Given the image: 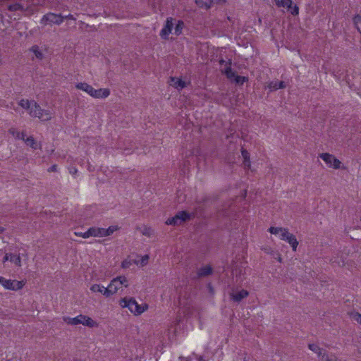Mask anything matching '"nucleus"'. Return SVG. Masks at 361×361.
<instances>
[{
    "label": "nucleus",
    "mask_w": 361,
    "mask_h": 361,
    "mask_svg": "<svg viewBox=\"0 0 361 361\" xmlns=\"http://www.w3.org/2000/svg\"><path fill=\"white\" fill-rule=\"evenodd\" d=\"M118 304L121 308H128L134 316H140L149 309V305L147 303L138 304L137 300L131 297L120 299Z\"/></svg>",
    "instance_id": "nucleus-1"
},
{
    "label": "nucleus",
    "mask_w": 361,
    "mask_h": 361,
    "mask_svg": "<svg viewBox=\"0 0 361 361\" xmlns=\"http://www.w3.org/2000/svg\"><path fill=\"white\" fill-rule=\"evenodd\" d=\"M269 232L273 235H279L281 240H285L289 243L293 251L297 250L298 241L295 236L288 231V228L271 226L269 228Z\"/></svg>",
    "instance_id": "nucleus-2"
},
{
    "label": "nucleus",
    "mask_w": 361,
    "mask_h": 361,
    "mask_svg": "<svg viewBox=\"0 0 361 361\" xmlns=\"http://www.w3.org/2000/svg\"><path fill=\"white\" fill-rule=\"evenodd\" d=\"M63 321L69 325L76 326L78 324H82L83 326L93 328V327H97L98 323L93 320L91 317L84 315V314H79L75 317H63Z\"/></svg>",
    "instance_id": "nucleus-3"
},
{
    "label": "nucleus",
    "mask_w": 361,
    "mask_h": 361,
    "mask_svg": "<svg viewBox=\"0 0 361 361\" xmlns=\"http://www.w3.org/2000/svg\"><path fill=\"white\" fill-rule=\"evenodd\" d=\"M18 105L26 110L31 117L39 118L41 106L35 100L23 99L19 101Z\"/></svg>",
    "instance_id": "nucleus-4"
},
{
    "label": "nucleus",
    "mask_w": 361,
    "mask_h": 361,
    "mask_svg": "<svg viewBox=\"0 0 361 361\" xmlns=\"http://www.w3.org/2000/svg\"><path fill=\"white\" fill-rule=\"evenodd\" d=\"M123 285L126 288L128 286V281L125 276L113 279L107 286L109 297L116 294Z\"/></svg>",
    "instance_id": "nucleus-5"
},
{
    "label": "nucleus",
    "mask_w": 361,
    "mask_h": 361,
    "mask_svg": "<svg viewBox=\"0 0 361 361\" xmlns=\"http://www.w3.org/2000/svg\"><path fill=\"white\" fill-rule=\"evenodd\" d=\"M0 284L6 290L17 291L21 290L25 283L23 281L6 279L3 276H0Z\"/></svg>",
    "instance_id": "nucleus-6"
},
{
    "label": "nucleus",
    "mask_w": 361,
    "mask_h": 361,
    "mask_svg": "<svg viewBox=\"0 0 361 361\" xmlns=\"http://www.w3.org/2000/svg\"><path fill=\"white\" fill-rule=\"evenodd\" d=\"M319 157L325 162L328 167L334 169H343L341 161L336 158L334 155L329 153H322Z\"/></svg>",
    "instance_id": "nucleus-7"
},
{
    "label": "nucleus",
    "mask_w": 361,
    "mask_h": 361,
    "mask_svg": "<svg viewBox=\"0 0 361 361\" xmlns=\"http://www.w3.org/2000/svg\"><path fill=\"white\" fill-rule=\"evenodd\" d=\"M64 20V17L61 15H57L53 13H49L46 15H44L41 19V23L46 25H60L63 23Z\"/></svg>",
    "instance_id": "nucleus-8"
},
{
    "label": "nucleus",
    "mask_w": 361,
    "mask_h": 361,
    "mask_svg": "<svg viewBox=\"0 0 361 361\" xmlns=\"http://www.w3.org/2000/svg\"><path fill=\"white\" fill-rule=\"evenodd\" d=\"M190 217V215L187 213L186 212L182 211L176 214L174 216L171 218H169L166 221V224L167 225H180L183 222L185 221L186 220L189 219Z\"/></svg>",
    "instance_id": "nucleus-9"
},
{
    "label": "nucleus",
    "mask_w": 361,
    "mask_h": 361,
    "mask_svg": "<svg viewBox=\"0 0 361 361\" xmlns=\"http://www.w3.org/2000/svg\"><path fill=\"white\" fill-rule=\"evenodd\" d=\"M190 217V215L187 213L186 212L182 211L176 214L174 216L171 218H169L166 221V224L167 225H180L183 222L185 221L186 220L189 219Z\"/></svg>",
    "instance_id": "nucleus-10"
},
{
    "label": "nucleus",
    "mask_w": 361,
    "mask_h": 361,
    "mask_svg": "<svg viewBox=\"0 0 361 361\" xmlns=\"http://www.w3.org/2000/svg\"><path fill=\"white\" fill-rule=\"evenodd\" d=\"M226 68L221 70V72L224 73L226 77L231 80V81H234L237 84H243L245 81L247 80V78L245 76H239L235 75V72H233L230 66H228L226 63Z\"/></svg>",
    "instance_id": "nucleus-11"
},
{
    "label": "nucleus",
    "mask_w": 361,
    "mask_h": 361,
    "mask_svg": "<svg viewBox=\"0 0 361 361\" xmlns=\"http://www.w3.org/2000/svg\"><path fill=\"white\" fill-rule=\"evenodd\" d=\"M245 272V264L243 262L235 263L232 266V275L236 279V281H241L243 280V276Z\"/></svg>",
    "instance_id": "nucleus-12"
},
{
    "label": "nucleus",
    "mask_w": 361,
    "mask_h": 361,
    "mask_svg": "<svg viewBox=\"0 0 361 361\" xmlns=\"http://www.w3.org/2000/svg\"><path fill=\"white\" fill-rule=\"evenodd\" d=\"M77 90H81L92 97L94 88L85 82H77L75 85Z\"/></svg>",
    "instance_id": "nucleus-13"
},
{
    "label": "nucleus",
    "mask_w": 361,
    "mask_h": 361,
    "mask_svg": "<svg viewBox=\"0 0 361 361\" xmlns=\"http://www.w3.org/2000/svg\"><path fill=\"white\" fill-rule=\"evenodd\" d=\"M173 26V19L171 18H168L166 22V25L160 32V36L163 39H166L169 34L171 32Z\"/></svg>",
    "instance_id": "nucleus-14"
},
{
    "label": "nucleus",
    "mask_w": 361,
    "mask_h": 361,
    "mask_svg": "<svg viewBox=\"0 0 361 361\" xmlns=\"http://www.w3.org/2000/svg\"><path fill=\"white\" fill-rule=\"evenodd\" d=\"M90 290H91L92 293H101L106 298L109 297V292H108V288L104 287V286H102L101 284L94 283L90 286Z\"/></svg>",
    "instance_id": "nucleus-15"
},
{
    "label": "nucleus",
    "mask_w": 361,
    "mask_h": 361,
    "mask_svg": "<svg viewBox=\"0 0 361 361\" xmlns=\"http://www.w3.org/2000/svg\"><path fill=\"white\" fill-rule=\"evenodd\" d=\"M111 94V91L109 88H99L94 89L92 98L94 99H106Z\"/></svg>",
    "instance_id": "nucleus-16"
},
{
    "label": "nucleus",
    "mask_w": 361,
    "mask_h": 361,
    "mask_svg": "<svg viewBox=\"0 0 361 361\" xmlns=\"http://www.w3.org/2000/svg\"><path fill=\"white\" fill-rule=\"evenodd\" d=\"M248 292L246 290H240L239 291L233 292L231 293V298L235 302H240L243 298L248 295Z\"/></svg>",
    "instance_id": "nucleus-17"
},
{
    "label": "nucleus",
    "mask_w": 361,
    "mask_h": 361,
    "mask_svg": "<svg viewBox=\"0 0 361 361\" xmlns=\"http://www.w3.org/2000/svg\"><path fill=\"white\" fill-rule=\"evenodd\" d=\"M53 115L54 113L49 109H43L41 108V111H39V119L41 121H48L52 118Z\"/></svg>",
    "instance_id": "nucleus-18"
},
{
    "label": "nucleus",
    "mask_w": 361,
    "mask_h": 361,
    "mask_svg": "<svg viewBox=\"0 0 361 361\" xmlns=\"http://www.w3.org/2000/svg\"><path fill=\"white\" fill-rule=\"evenodd\" d=\"M170 85L178 90H181L186 86V83L185 81L182 80L180 78L176 77L171 78Z\"/></svg>",
    "instance_id": "nucleus-19"
},
{
    "label": "nucleus",
    "mask_w": 361,
    "mask_h": 361,
    "mask_svg": "<svg viewBox=\"0 0 361 361\" xmlns=\"http://www.w3.org/2000/svg\"><path fill=\"white\" fill-rule=\"evenodd\" d=\"M8 133L11 134L15 139L20 140H25V137L26 135L24 131L20 132L17 128L13 127L9 128Z\"/></svg>",
    "instance_id": "nucleus-20"
},
{
    "label": "nucleus",
    "mask_w": 361,
    "mask_h": 361,
    "mask_svg": "<svg viewBox=\"0 0 361 361\" xmlns=\"http://www.w3.org/2000/svg\"><path fill=\"white\" fill-rule=\"evenodd\" d=\"M90 237H104V228L91 227L88 229Z\"/></svg>",
    "instance_id": "nucleus-21"
},
{
    "label": "nucleus",
    "mask_w": 361,
    "mask_h": 361,
    "mask_svg": "<svg viewBox=\"0 0 361 361\" xmlns=\"http://www.w3.org/2000/svg\"><path fill=\"white\" fill-rule=\"evenodd\" d=\"M23 141L27 146H30L31 148L34 149L41 148V145L39 143H37L32 136H29L27 137L25 136V140H23Z\"/></svg>",
    "instance_id": "nucleus-22"
},
{
    "label": "nucleus",
    "mask_w": 361,
    "mask_h": 361,
    "mask_svg": "<svg viewBox=\"0 0 361 361\" xmlns=\"http://www.w3.org/2000/svg\"><path fill=\"white\" fill-rule=\"evenodd\" d=\"M267 87L271 91H274L279 89H283L286 85L283 81H272L269 83Z\"/></svg>",
    "instance_id": "nucleus-23"
},
{
    "label": "nucleus",
    "mask_w": 361,
    "mask_h": 361,
    "mask_svg": "<svg viewBox=\"0 0 361 361\" xmlns=\"http://www.w3.org/2000/svg\"><path fill=\"white\" fill-rule=\"evenodd\" d=\"M309 349L316 353L319 357L322 358L324 355V350L319 348V346L315 343H311L308 345Z\"/></svg>",
    "instance_id": "nucleus-24"
},
{
    "label": "nucleus",
    "mask_w": 361,
    "mask_h": 361,
    "mask_svg": "<svg viewBox=\"0 0 361 361\" xmlns=\"http://www.w3.org/2000/svg\"><path fill=\"white\" fill-rule=\"evenodd\" d=\"M276 5L278 7H283L290 8L293 4L292 0H274Z\"/></svg>",
    "instance_id": "nucleus-25"
},
{
    "label": "nucleus",
    "mask_w": 361,
    "mask_h": 361,
    "mask_svg": "<svg viewBox=\"0 0 361 361\" xmlns=\"http://www.w3.org/2000/svg\"><path fill=\"white\" fill-rule=\"evenodd\" d=\"M9 258H10L9 262L14 264L16 266H17L18 267H20L22 266L21 258H20V255L11 253Z\"/></svg>",
    "instance_id": "nucleus-26"
},
{
    "label": "nucleus",
    "mask_w": 361,
    "mask_h": 361,
    "mask_svg": "<svg viewBox=\"0 0 361 361\" xmlns=\"http://www.w3.org/2000/svg\"><path fill=\"white\" fill-rule=\"evenodd\" d=\"M212 272V267L209 265H206L200 268L198 271V275L200 276H206L211 274Z\"/></svg>",
    "instance_id": "nucleus-27"
},
{
    "label": "nucleus",
    "mask_w": 361,
    "mask_h": 361,
    "mask_svg": "<svg viewBox=\"0 0 361 361\" xmlns=\"http://www.w3.org/2000/svg\"><path fill=\"white\" fill-rule=\"evenodd\" d=\"M242 156L243 157V159H244V161H243V164H244V166L247 168H250V166H251V162H250V154L249 152L245 150V149H243L242 152Z\"/></svg>",
    "instance_id": "nucleus-28"
},
{
    "label": "nucleus",
    "mask_w": 361,
    "mask_h": 361,
    "mask_svg": "<svg viewBox=\"0 0 361 361\" xmlns=\"http://www.w3.org/2000/svg\"><path fill=\"white\" fill-rule=\"evenodd\" d=\"M30 51L34 54L37 59H42L44 55L37 45L32 46L30 49Z\"/></svg>",
    "instance_id": "nucleus-29"
},
{
    "label": "nucleus",
    "mask_w": 361,
    "mask_h": 361,
    "mask_svg": "<svg viewBox=\"0 0 361 361\" xmlns=\"http://www.w3.org/2000/svg\"><path fill=\"white\" fill-rule=\"evenodd\" d=\"M118 230V226H110L108 228H104V237L112 235L115 231Z\"/></svg>",
    "instance_id": "nucleus-30"
},
{
    "label": "nucleus",
    "mask_w": 361,
    "mask_h": 361,
    "mask_svg": "<svg viewBox=\"0 0 361 361\" xmlns=\"http://www.w3.org/2000/svg\"><path fill=\"white\" fill-rule=\"evenodd\" d=\"M149 259V255H145L141 257L140 260H139V261L135 260V264L137 265H140L141 267H144L147 264Z\"/></svg>",
    "instance_id": "nucleus-31"
},
{
    "label": "nucleus",
    "mask_w": 361,
    "mask_h": 361,
    "mask_svg": "<svg viewBox=\"0 0 361 361\" xmlns=\"http://www.w3.org/2000/svg\"><path fill=\"white\" fill-rule=\"evenodd\" d=\"M321 360L322 361H338V359L335 355L326 354L325 353L322 355Z\"/></svg>",
    "instance_id": "nucleus-32"
},
{
    "label": "nucleus",
    "mask_w": 361,
    "mask_h": 361,
    "mask_svg": "<svg viewBox=\"0 0 361 361\" xmlns=\"http://www.w3.org/2000/svg\"><path fill=\"white\" fill-rule=\"evenodd\" d=\"M133 264H135V260L128 257L121 262V267L123 269H128Z\"/></svg>",
    "instance_id": "nucleus-33"
},
{
    "label": "nucleus",
    "mask_w": 361,
    "mask_h": 361,
    "mask_svg": "<svg viewBox=\"0 0 361 361\" xmlns=\"http://www.w3.org/2000/svg\"><path fill=\"white\" fill-rule=\"evenodd\" d=\"M8 8L10 11H23V7L19 4L9 5Z\"/></svg>",
    "instance_id": "nucleus-34"
},
{
    "label": "nucleus",
    "mask_w": 361,
    "mask_h": 361,
    "mask_svg": "<svg viewBox=\"0 0 361 361\" xmlns=\"http://www.w3.org/2000/svg\"><path fill=\"white\" fill-rule=\"evenodd\" d=\"M142 233L147 237H151L154 234V230L151 227H145L142 231Z\"/></svg>",
    "instance_id": "nucleus-35"
},
{
    "label": "nucleus",
    "mask_w": 361,
    "mask_h": 361,
    "mask_svg": "<svg viewBox=\"0 0 361 361\" xmlns=\"http://www.w3.org/2000/svg\"><path fill=\"white\" fill-rule=\"evenodd\" d=\"M195 3L200 8H209L211 6L212 1L207 3L204 2L202 0H195Z\"/></svg>",
    "instance_id": "nucleus-36"
},
{
    "label": "nucleus",
    "mask_w": 361,
    "mask_h": 361,
    "mask_svg": "<svg viewBox=\"0 0 361 361\" xmlns=\"http://www.w3.org/2000/svg\"><path fill=\"white\" fill-rule=\"evenodd\" d=\"M183 25H184V24H183V21L178 22V23L176 24V26L175 27V30H174V33L176 35H179L181 33Z\"/></svg>",
    "instance_id": "nucleus-37"
},
{
    "label": "nucleus",
    "mask_w": 361,
    "mask_h": 361,
    "mask_svg": "<svg viewBox=\"0 0 361 361\" xmlns=\"http://www.w3.org/2000/svg\"><path fill=\"white\" fill-rule=\"evenodd\" d=\"M352 318L361 325V314L355 312L352 314Z\"/></svg>",
    "instance_id": "nucleus-38"
},
{
    "label": "nucleus",
    "mask_w": 361,
    "mask_h": 361,
    "mask_svg": "<svg viewBox=\"0 0 361 361\" xmlns=\"http://www.w3.org/2000/svg\"><path fill=\"white\" fill-rule=\"evenodd\" d=\"M75 235L82 237L83 238H90L89 231L88 230L85 232H75Z\"/></svg>",
    "instance_id": "nucleus-39"
},
{
    "label": "nucleus",
    "mask_w": 361,
    "mask_h": 361,
    "mask_svg": "<svg viewBox=\"0 0 361 361\" xmlns=\"http://www.w3.org/2000/svg\"><path fill=\"white\" fill-rule=\"evenodd\" d=\"M290 12L293 16H297L299 13V8L298 6L295 5L293 7L291 6L290 8H288Z\"/></svg>",
    "instance_id": "nucleus-40"
},
{
    "label": "nucleus",
    "mask_w": 361,
    "mask_h": 361,
    "mask_svg": "<svg viewBox=\"0 0 361 361\" xmlns=\"http://www.w3.org/2000/svg\"><path fill=\"white\" fill-rule=\"evenodd\" d=\"M68 171H69V173H70L72 176H75L77 175L78 171V169H77L75 167H74V166L70 167V168L68 169Z\"/></svg>",
    "instance_id": "nucleus-41"
},
{
    "label": "nucleus",
    "mask_w": 361,
    "mask_h": 361,
    "mask_svg": "<svg viewBox=\"0 0 361 361\" xmlns=\"http://www.w3.org/2000/svg\"><path fill=\"white\" fill-rule=\"evenodd\" d=\"M57 168H58L57 165L56 164H54V165H52L51 167H49L48 169V171L49 172H56V171H57Z\"/></svg>",
    "instance_id": "nucleus-42"
},
{
    "label": "nucleus",
    "mask_w": 361,
    "mask_h": 361,
    "mask_svg": "<svg viewBox=\"0 0 361 361\" xmlns=\"http://www.w3.org/2000/svg\"><path fill=\"white\" fill-rule=\"evenodd\" d=\"M10 255L11 253H6L4 257H3L2 262L5 263L7 261H10Z\"/></svg>",
    "instance_id": "nucleus-43"
},
{
    "label": "nucleus",
    "mask_w": 361,
    "mask_h": 361,
    "mask_svg": "<svg viewBox=\"0 0 361 361\" xmlns=\"http://www.w3.org/2000/svg\"><path fill=\"white\" fill-rule=\"evenodd\" d=\"M264 250L266 253L271 255H274V254H275V252L270 247L264 248Z\"/></svg>",
    "instance_id": "nucleus-44"
},
{
    "label": "nucleus",
    "mask_w": 361,
    "mask_h": 361,
    "mask_svg": "<svg viewBox=\"0 0 361 361\" xmlns=\"http://www.w3.org/2000/svg\"><path fill=\"white\" fill-rule=\"evenodd\" d=\"M279 262H281L282 261V258L281 257V255L279 254V253H276L274 254V255H273Z\"/></svg>",
    "instance_id": "nucleus-45"
},
{
    "label": "nucleus",
    "mask_w": 361,
    "mask_h": 361,
    "mask_svg": "<svg viewBox=\"0 0 361 361\" xmlns=\"http://www.w3.org/2000/svg\"><path fill=\"white\" fill-rule=\"evenodd\" d=\"M5 231V228L2 226H0V235L3 233Z\"/></svg>",
    "instance_id": "nucleus-46"
},
{
    "label": "nucleus",
    "mask_w": 361,
    "mask_h": 361,
    "mask_svg": "<svg viewBox=\"0 0 361 361\" xmlns=\"http://www.w3.org/2000/svg\"><path fill=\"white\" fill-rule=\"evenodd\" d=\"M70 18V19H74V18L73 17V16H72V15H71V14H70V15H68V16H65V17H64V18Z\"/></svg>",
    "instance_id": "nucleus-47"
},
{
    "label": "nucleus",
    "mask_w": 361,
    "mask_h": 361,
    "mask_svg": "<svg viewBox=\"0 0 361 361\" xmlns=\"http://www.w3.org/2000/svg\"><path fill=\"white\" fill-rule=\"evenodd\" d=\"M181 361H193L191 358H183Z\"/></svg>",
    "instance_id": "nucleus-48"
},
{
    "label": "nucleus",
    "mask_w": 361,
    "mask_h": 361,
    "mask_svg": "<svg viewBox=\"0 0 361 361\" xmlns=\"http://www.w3.org/2000/svg\"><path fill=\"white\" fill-rule=\"evenodd\" d=\"M202 357H197V358L195 360H194V361H202Z\"/></svg>",
    "instance_id": "nucleus-49"
},
{
    "label": "nucleus",
    "mask_w": 361,
    "mask_h": 361,
    "mask_svg": "<svg viewBox=\"0 0 361 361\" xmlns=\"http://www.w3.org/2000/svg\"><path fill=\"white\" fill-rule=\"evenodd\" d=\"M219 63L221 65H222L223 63H225V61L224 60H220Z\"/></svg>",
    "instance_id": "nucleus-50"
},
{
    "label": "nucleus",
    "mask_w": 361,
    "mask_h": 361,
    "mask_svg": "<svg viewBox=\"0 0 361 361\" xmlns=\"http://www.w3.org/2000/svg\"><path fill=\"white\" fill-rule=\"evenodd\" d=\"M4 254L3 250H0V256H1Z\"/></svg>",
    "instance_id": "nucleus-51"
}]
</instances>
